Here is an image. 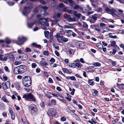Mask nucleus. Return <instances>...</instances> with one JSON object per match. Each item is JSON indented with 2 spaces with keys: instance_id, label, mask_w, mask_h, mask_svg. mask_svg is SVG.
I'll return each mask as SVG.
<instances>
[{
  "instance_id": "7",
  "label": "nucleus",
  "mask_w": 124,
  "mask_h": 124,
  "mask_svg": "<svg viewBox=\"0 0 124 124\" xmlns=\"http://www.w3.org/2000/svg\"><path fill=\"white\" fill-rule=\"evenodd\" d=\"M85 43L83 41H78L76 43V46L78 47L82 48L84 46Z\"/></svg>"
},
{
  "instance_id": "21",
  "label": "nucleus",
  "mask_w": 124,
  "mask_h": 124,
  "mask_svg": "<svg viewBox=\"0 0 124 124\" xmlns=\"http://www.w3.org/2000/svg\"><path fill=\"white\" fill-rule=\"evenodd\" d=\"M96 46L98 48H99L100 49H102V45L101 43H98L97 44Z\"/></svg>"
},
{
  "instance_id": "11",
  "label": "nucleus",
  "mask_w": 124,
  "mask_h": 124,
  "mask_svg": "<svg viewBox=\"0 0 124 124\" xmlns=\"http://www.w3.org/2000/svg\"><path fill=\"white\" fill-rule=\"evenodd\" d=\"M20 39V37H19L18 38V40L16 42V43L18 45H22L23 44V42Z\"/></svg>"
},
{
  "instance_id": "8",
  "label": "nucleus",
  "mask_w": 124,
  "mask_h": 124,
  "mask_svg": "<svg viewBox=\"0 0 124 124\" xmlns=\"http://www.w3.org/2000/svg\"><path fill=\"white\" fill-rule=\"evenodd\" d=\"M43 18H40L39 19V21L38 22V24H41L42 25H45L48 26H49V24L47 22L42 21H41V20L43 19Z\"/></svg>"
},
{
  "instance_id": "24",
  "label": "nucleus",
  "mask_w": 124,
  "mask_h": 124,
  "mask_svg": "<svg viewBox=\"0 0 124 124\" xmlns=\"http://www.w3.org/2000/svg\"><path fill=\"white\" fill-rule=\"evenodd\" d=\"M67 21L69 22H71V21H75V20L72 19L70 16H67Z\"/></svg>"
},
{
  "instance_id": "14",
  "label": "nucleus",
  "mask_w": 124,
  "mask_h": 124,
  "mask_svg": "<svg viewBox=\"0 0 124 124\" xmlns=\"http://www.w3.org/2000/svg\"><path fill=\"white\" fill-rule=\"evenodd\" d=\"M7 55L8 59H9L10 61L13 60L14 56L12 54H7Z\"/></svg>"
},
{
  "instance_id": "16",
  "label": "nucleus",
  "mask_w": 124,
  "mask_h": 124,
  "mask_svg": "<svg viewBox=\"0 0 124 124\" xmlns=\"http://www.w3.org/2000/svg\"><path fill=\"white\" fill-rule=\"evenodd\" d=\"M116 85L118 86V87L120 89H124V84L119 85L117 83Z\"/></svg>"
},
{
  "instance_id": "28",
  "label": "nucleus",
  "mask_w": 124,
  "mask_h": 124,
  "mask_svg": "<svg viewBox=\"0 0 124 124\" xmlns=\"http://www.w3.org/2000/svg\"><path fill=\"white\" fill-rule=\"evenodd\" d=\"M19 37H20V39L21 40H22V41L23 42V43L27 39L26 38L23 37L22 36H20Z\"/></svg>"
},
{
  "instance_id": "27",
  "label": "nucleus",
  "mask_w": 124,
  "mask_h": 124,
  "mask_svg": "<svg viewBox=\"0 0 124 124\" xmlns=\"http://www.w3.org/2000/svg\"><path fill=\"white\" fill-rule=\"evenodd\" d=\"M97 15L96 14H94L92 16V18L95 22L97 19Z\"/></svg>"
},
{
  "instance_id": "49",
  "label": "nucleus",
  "mask_w": 124,
  "mask_h": 124,
  "mask_svg": "<svg viewBox=\"0 0 124 124\" xmlns=\"http://www.w3.org/2000/svg\"><path fill=\"white\" fill-rule=\"evenodd\" d=\"M98 93V91L96 90H95L94 91V92L93 93V95L95 96Z\"/></svg>"
},
{
  "instance_id": "51",
  "label": "nucleus",
  "mask_w": 124,
  "mask_h": 124,
  "mask_svg": "<svg viewBox=\"0 0 124 124\" xmlns=\"http://www.w3.org/2000/svg\"><path fill=\"white\" fill-rule=\"evenodd\" d=\"M48 82L51 83H53V81L52 79L51 78H49L48 80Z\"/></svg>"
},
{
  "instance_id": "43",
  "label": "nucleus",
  "mask_w": 124,
  "mask_h": 124,
  "mask_svg": "<svg viewBox=\"0 0 124 124\" xmlns=\"http://www.w3.org/2000/svg\"><path fill=\"white\" fill-rule=\"evenodd\" d=\"M6 85H7L8 87H9L10 86V82L8 81L6 83Z\"/></svg>"
},
{
  "instance_id": "6",
  "label": "nucleus",
  "mask_w": 124,
  "mask_h": 124,
  "mask_svg": "<svg viewBox=\"0 0 124 124\" xmlns=\"http://www.w3.org/2000/svg\"><path fill=\"white\" fill-rule=\"evenodd\" d=\"M18 67L21 73L25 72L27 70V67L25 65H21Z\"/></svg>"
},
{
  "instance_id": "13",
  "label": "nucleus",
  "mask_w": 124,
  "mask_h": 124,
  "mask_svg": "<svg viewBox=\"0 0 124 124\" xmlns=\"http://www.w3.org/2000/svg\"><path fill=\"white\" fill-rule=\"evenodd\" d=\"M52 24H54L56 26L58 25L59 27H60L62 28L63 27L62 26L59 25V23L58 22L57 20L56 19H55L54 20Z\"/></svg>"
},
{
  "instance_id": "46",
  "label": "nucleus",
  "mask_w": 124,
  "mask_h": 124,
  "mask_svg": "<svg viewBox=\"0 0 124 124\" xmlns=\"http://www.w3.org/2000/svg\"><path fill=\"white\" fill-rule=\"evenodd\" d=\"M44 55L48 56L49 54L48 53L47 51H45L44 52Z\"/></svg>"
},
{
  "instance_id": "54",
  "label": "nucleus",
  "mask_w": 124,
  "mask_h": 124,
  "mask_svg": "<svg viewBox=\"0 0 124 124\" xmlns=\"http://www.w3.org/2000/svg\"><path fill=\"white\" fill-rule=\"evenodd\" d=\"M76 105H77L78 107L79 108V109H82V107L81 105H80L79 104H77Z\"/></svg>"
},
{
  "instance_id": "58",
  "label": "nucleus",
  "mask_w": 124,
  "mask_h": 124,
  "mask_svg": "<svg viewBox=\"0 0 124 124\" xmlns=\"http://www.w3.org/2000/svg\"><path fill=\"white\" fill-rule=\"evenodd\" d=\"M50 61V62H54L55 61V60L54 58H52L51 59Z\"/></svg>"
},
{
  "instance_id": "25",
  "label": "nucleus",
  "mask_w": 124,
  "mask_h": 124,
  "mask_svg": "<svg viewBox=\"0 0 124 124\" xmlns=\"http://www.w3.org/2000/svg\"><path fill=\"white\" fill-rule=\"evenodd\" d=\"M68 66L70 67H71L72 68H74L76 67L75 65V64L74 63H71Z\"/></svg>"
},
{
  "instance_id": "40",
  "label": "nucleus",
  "mask_w": 124,
  "mask_h": 124,
  "mask_svg": "<svg viewBox=\"0 0 124 124\" xmlns=\"http://www.w3.org/2000/svg\"><path fill=\"white\" fill-rule=\"evenodd\" d=\"M63 70L65 73H69L70 72L66 68H63Z\"/></svg>"
},
{
  "instance_id": "39",
  "label": "nucleus",
  "mask_w": 124,
  "mask_h": 124,
  "mask_svg": "<svg viewBox=\"0 0 124 124\" xmlns=\"http://www.w3.org/2000/svg\"><path fill=\"white\" fill-rule=\"evenodd\" d=\"M70 79L71 80L76 81V80L75 77L73 76L70 77Z\"/></svg>"
},
{
  "instance_id": "29",
  "label": "nucleus",
  "mask_w": 124,
  "mask_h": 124,
  "mask_svg": "<svg viewBox=\"0 0 124 124\" xmlns=\"http://www.w3.org/2000/svg\"><path fill=\"white\" fill-rule=\"evenodd\" d=\"M92 80V79H89L88 80V82L89 83H90L89 85H90L93 86L94 84V82L93 81L91 82Z\"/></svg>"
},
{
  "instance_id": "59",
  "label": "nucleus",
  "mask_w": 124,
  "mask_h": 124,
  "mask_svg": "<svg viewBox=\"0 0 124 124\" xmlns=\"http://www.w3.org/2000/svg\"><path fill=\"white\" fill-rule=\"evenodd\" d=\"M60 33H58L56 34L55 36V37L57 38H58L59 37H60Z\"/></svg>"
},
{
  "instance_id": "53",
  "label": "nucleus",
  "mask_w": 124,
  "mask_h": 124,
  "mask_svg": "<svg viewBox=\"0 0 124 124\" xmlns=\"http://www.w3.org/2000/svg\"><path fill=\"white\" fill-rule=\"evenodd\" d=\"M21 63V62H18L17 61H16L15 62V64L16 65H18L20 64Z\"/></svg>"
},
{
  "instance_id": "35",
  "label": "nucleus",
  "mask_w": 124,
  "mask_h": 124,
  "mask_svg": "<svg viewBox=\"0 0 124 124\" xmlns=\"http://www.w3.org/2000/svg\"><path fill=\"white\" fill-rule=\"evenodd\" d=\"M68 2L70 6H72L74 4L73 0H68Z\"/></svg>"
},
{
  "instance_id": "37",
  "label": "nucleus",
  "mask_w": 124,
  "mask_h": 124,
  "mask_svg": "<svg viewBox=\"0 0 124 124\" xmlns=\"http://www.w3.org/2000/svg\"><path fill=\"white\" fill-rule=\"evenodd\" d=\"M25 51L26 52H30L31 51V50L29 47H26L25 48Z\"/></svg>"
},
{
  "instance_id": "63",
  "label": "nucleus",
  "mask_w": 124,
  "mask_h": 124,
  "mask_svg": "<svg viewBox=\"0 0 124 124\" xmlns=\"http://www.w3.org/2000/svg\"><path fill=\"white\" fill-rule=\"evenodd\" d=\"M37 45L36 43H33L31 44V46L35 47H36Z\"/></svg>"
},
{
  "instance_id": "3",
  "label": "nucleus",
  "mask_w": 124,
  "mask_h": 124,
  "mask_svg": "<svg viewBox=\"0 0 124 124\" xmlns=\"http://www.w3.org/2000/svg\"><path fill=\"white\" fill-rule=\"evenodd\" d=\"M23 97L29 101H35V99L33 95L30 93L25 94L23 95Z\"/></svg>"
},
{
  "instance_id": "34",
  "label": "nucleus",
  "mask_w": 124,
  "mask_h": 124,
  "mask_svg": "<svg viewBox=\"0 0 124 124\" xmlns=\"http://www.w3.org/2000/svg\"><path fill=\"white\" fill-rule=\"evenodd\" d=\"M81 65H82L79 63H77L75 64V65L76 67H77L79 68H80L81 67Z\"/></svg>"
},
{
  "instance_id": "5",
  "label": "nucleus",
  "mask_w": 124,
  "mask_h": 124,
  "mask_svg": "<svg viewBox=\"0 0 124 124\" xmlns=\"http://www.w3.org/2000/svg\"><path fill=\"white\" fill-rule=\"evenodd\" d=\"M56 114V111L55 109L52 108L49 110L47 114L49 116H55Z\"/></svg>"
},
{
  "instance_id": "26",
  "label": "nucleus",
  "mask_w": 124,
  "mask_h": 124,
  "mask_svg": "<svg viewBox=\"0 0 124 124\" xmlns=\"http://www.w3.org/2000/svg\"><path fill=\"white\" fill-rule=\"evenodd\" d=\"M92 65L94 66L95 67L100 66H101V64L99 62H97L96 63H93Z\"/></svg>"
},
{
  "instance_id": "52",
  "label": "nucleus",
  "mask_w": 124,
  "mask_h": 124,
  "mask_svg": "<svg viewBox=\"0 0 124 124\" xmlns=\"http://www.w3.org/2000/svg\"><path fill=\"white\" fill-rule=\"evenodd\" d=\"M79 83H76L75 84H74V85L76 87L78 88L79 87Z\"/></svg>"
},
{
  "instance_id": "32",
  "label": "nucleus",
  "mask_w": 124,
  "mask_h": 124,
  "mask_svg": "<svg viewBox=\"0 0 124 124\" xmlns=\"http://www.w3.org/2000/svg\"><path fill=\"white\" fill-rule=\"evenodd\" d=\"M2 99L4 102H9V101L7 100V99L5 97L3 96L2 97Z\"/></svg>"
},
{
  "instance_id": "15",
  "label": "nucleus",
  "mask_w": 124,
  "mask_h": 124,
  "mask_svg": "<svg viewBox=\"0 0 124 124\" xmlns=\"http://www.w3.org/2000/svg\"><path fill=\"white\" fill-rule=\"evenodd\" d=\"M73 27L72 25L71 24H69L68 25H65L64 26V28L65 29L73 28Z\"/></svg>"
},
{
  "instance_id": "2",
  "label": "nucleus",
  "mask_w": 124,
  "mask_h": 124,
  "mask_svg": "<svg viewBox=\"0 0 124 124\" xmlns=\"http://www.w3.org/2000/svg\"><path fill=\"white\" fill-rule=\"evenodd\" d=\"M103 7L105 8V11L107 13H110L112 15H116L115 13L116 11V10L115 9L113 8L110 9L107 5L105 4H103Z\"/></svg>"
},
{
  "instance_id": "61",
  "label": "nucleus",
  "mask_w": 124,
  "mask_h": 124,
  "mask_svg": "<svg viewBox=\"0 0 124 124\" xmlns=\"http://www.w3.org/2000/svg\"><path fill=\"white\" fill-rule=\"evenodd\" d=\"M55 54L57 56H59V53H58V52L56 51V50L55 51Z\"/></svg>"
},
{
  "instance_id": "42",
  "label": "nucleus",
  "mask_w": 124,
  "mask_h": 124,
  "mask_svg": "<svg viewBox=\"0 0 124 124\" xmlns=\"http://www.w3.org/2000/svg\"><path fill=\"white\" fill-rule=\"evenodd\" d=\"M36 66L37 65L35 63H33L31 64V67L32 68H35Z\"/></svg>"
},
{
  "instance_id": "62",
  "label": "nucleus",
  "mask_w": 124,
  "mask_h": 124,
  "mask_svg": "<svg viewBox=\"0 0 124 124\" xmlns=\"http://www.w3.org/2000/svg\"><path fill=\"white\" fill-rule=\"evenodd\" d=\"M4 69L6 71H7L8 70V69L7 66H5L4 67Z\"/></svg>"
},
{
  "instance_id": "64",
  "label": "nucleus",
  "mask_w": 124,
  "mask_h": 124,
  "mask_svg": "<svg viewBox=\"0 0 124 124\" xmlns=\"http://www.w3.org/2000/svg\"><path fill=\"white\" fill-rule=\"evenodd\" d=\"M56 89L59 91H62V89L60 87L58 86L56 88Z\"/></svg>"
},
{
  "instance_id": "10",
  "label": "nucleus",
  "mask_w": 124,
  "mask_h": 124,
  "mask_svg": "<svg viewBox=\"0 0 124 124\" xmlns=\"http://www.w3.org/2000/svg\"><path fill=\"white\" fill-rule=\"evenodd\" d=\"M14 73L16 74H21L18 66L15 68L14 70Z\"/></svg>"
},
{
  "instance_id": "33",
  "label": "nucleus",
  "mask_w": 124,
  "mask_h": 124,
  "mask_svg": "<svg viewBox=\"0 0 124 124\" xmlns=\"http://www.w3.org/2000/svg\"><path fill=\"white\" fill-rule=\"evenodd\" d=\"M95 11L97 12H101L102 11V9L101 8H99L95 10Z\"/></svg>"
},
{
  "instance_id": "22",
  "label": "nucleus",
  "mask_w": 124,
  "mask_h": 124,
  "mask_svg": "<svg viewBox=\"0 0 124 124\" xmlns=\"http://www.w3.org/2000/svg\"><path fill=\"white\" fill-rule=\"evenodd\" d=\"M12 40H11L8 38H7L6 40V42L7 44H9L12 42Z\"/></svg>"
},
{
  "instance_id": "23",
  "label": "nucleus",
  "mask_w": 124,
  "mask_h": 124,
  "mask_svg": "<svg viewBox=\"0 0 124 124\" xmlns=\"http://www.w3.org/2000/svg\"><path fill=\"white\" fill-rule=\"evenodd\" d=\"M49 32L48 31H44V34L45 35L46 37L47 38V39H49L48 37V35L49 34Z\"/></svg>"
},
{
  "instance_id": "45",
  "label": "nucleus",
  "mask_w": 124,
  "mask_h": 124,
  "mask_svg": "<svg viewBox=\"0 0 124 124\" xmlns=\"http://www.w3.org/2000/svg\"><path fill=\"white\" fill-rule=\"evenodd\" d=\"M8 4L9 6H12L14 5V3L11 1H9L8 2Z\"/></svg>"
},
{
  "instance_id": "19",
  "label": "nucleus",
  "mask_w": 124,
  "mask_h": 124,
  "mask_svg": "<svg viewBox=\"0 0 124 124\" xmlns=\"http://www.w3.org/2000/svg\"><path fill=\"white\" fill-rule=\"evenodd\" d=\"M34 23H27L28 27L30 28H31Z\"/></svg>"
},
{
  "instance_id": "60",
  "label": "nucleus",
  "mask_w": 124,
  "mask_h": 124,
  "mask_svg": "<svg viewBox=\"0 0 124 124\" xmlns=\"http://www.w3.org/2000/svg\"><path fill=\"white\" fill-rule=\"evenodd\" d=\"M8 59V57H7V56H5L3 58L4 61H7Z\"/></svg>"
},
{
  "instance_id": "18",
  "label": "nucleus",
  "mask_w": 124,
  "mask_h": 124,
  "mask_svg": "<svg viewBox=\"0 0 124 124\" xmlns=\"http://www.w3.org/2000/svg\"><path fill=\"white\" fill-rule=\"evenodd\" d=\"M82 23L83 27V28H85L86 29H87L88 28V24L85 22H83Z\"/></svg>"
},
{
  "instance_id": "4",
  "label": "nucleus",
  "mask_w": 124,
  "mask_h": 124,
  "mask_svg": "<svg viewBox=\"0 0 124 124\" xmlns=\"http://www.w3.org/2000/svg\"><path fill=\"white\" fill-rule=\"evenodd\" d=\"M29 110L30 113L33 114L36 112L38 110L37 106L34 104L31 105L29 108Z\"/></svg>"
},
{
  "instance_id": "47",
  "label": "nucleus",
  "mask_w": 124,
  "mask_h": 124,
  "mask_svg": "<svg viewBox=\"0 0 124 124\" xmlns=\"http://www.w3.org/2000/svg\"><path fill=\"white\" fill-rule=\"evenodd\" d=\"M79 6L78 5H76L75 6L74 8L73 9H78L79 8Z\"/></svg>"
},
{
  "instance_id": "38",
  "label": "nucleus",
  "mask_w": 124,
  "mask_h": 124,
  "mask_svg": "<svg viewBox=\"0 0 124 124\" xmlns=\"http://www.w3.org/2000/svg\"><path fill=\"white\" fill-rule=\"evenodd\" d=\"M116 52V49H113V52H110V54H115Z\"/></svg>"
},
{
  "instance_id": "31",
  "label": "nucleus",
  "mask_w": 124,
  "mask_h": 124,
  "mask_svg": "<svg viewBox=\"0 0 124 124\" xmlns=\"http://www.w3.org/2000/svg\"><path fill=\"white\" fill-rule=\"evenodd\" d=\"M69 89L70 91H72L70 93L72 95H73L74 93V92L75 90V89L73 88L72 90L70 87L69 88Z\"/></svg>"
},
{
  "instance_id": "41",
  "label": "nucleus",
  "mask_w": 124,
  "mask_h": 124,
  "mask_svg": "<svg viewBox=\"0 0 124 124\" xmlns=\"http://www.w3.org/2000/svg\"><path fill=\"white\" fill-rule=\"evenodd\" d=\"M41 65L45 67L46 66H47L48 65L47 63L46 62H44L43 63H41Z\"/></svg>"
},
{
  "instance_id": "9",
  "label": "nucleus",
  "mask_w": 124,
  "mask_h": 124,
  "mask_svg": "<svg viewBox=\"0 0 124 124\" xmlns=\"http://www.w3.org/2000/svg\"><path fill=\"white\" fill-rule=\"evenodd\" d=\"M30 9L31 8L29 7H25L23 11L22 12L23 15L26 16L28 12H29Z\"/></svg>"
},
{
  "instance_id": "1",
  "label": "nucleus",
  "mask_w": 124,
  "mask_h": 124,
  "mask_svg": "<svg viewBox=\"0 0 124 124\" xmlns=\"http://www.w3.org/2000/svg\"><path fill=\"white\" fill-rule=\"evenodd\" d=\"M23 85L26 87L30 86L31 85V78L29 76L24 77L22 80Z\"/></svg>"
},
{
  "instance_id": "57",
  "label": "nucleus",
  "mask_w": 124,
  "mask_h": 124,
  "mask_svg": "<svg viewBox=\"0 0 124 124\" xmlns=\"http://www.w3.org/2000/svg\"><path fill=\"white\" fill-rule=\"evenodd\" d=\"M120 46L123 48V49L124 50V45L123 44H121L119 45Z\"/></svg>"
},
{
  "instance_id": "50",
  "label": "nucleus",
  "mask_w": 124,
  "mask_h": 124,
  "mask_svg": "<svg viewBox=\"0 0 124 124\" xmlns=\"http://www.w3.org/2000/svg\"><path fill=\"white\" fill-rule=\"evenodd\" d=\"M51 102L52 104L55 105L56 103V101L54 100H51Z\"/></svg>"
},
{
  "instance_id": "20",
  "label": "nucleus",
  "mask_w": 124,
  "mask_h": 124,
  "mask_svg": "<svg viewBox=\"0 0 124 124\" xmlns=\"http://www.w3.org/2000/svg\"><path fill=\"white\" fill-rule=\"evenodd\" d=\"M112 33H109L108 34V35L109 36V37L111 38L116 39L117 38V36L116 35L113 36L111 35Z\"/></svg>"
},
{
  "instance_id": "48",
  "label": "nucleus",
  "mask_w": 124,
  "mask_h": 124,
  "mask_svg": "<svg viewBox=\"0 0 124 124\" xmlns=\"http://www.w3.org/2000/svg\"><path fill=\"white\" fill-rule=\"evenodd\" d=\"M66 118L64 116H63L61 118V119L62 121H64L66 120Z\"/></svg>"
},
{
  "instance_id": "55",
  "label": "nucleus",
  "mask_w": 124,
  "mask_h": 124,
  "mask_svg": "<svg viewBox=\"0 0 124 124\" xmlns=\"http://www.w3.org/2000/svg\"><path fill=\"white\" fill-rule=\"evenodd\" d=\"M68 40V39L67 38H64V39H63H63L62 41L64 42H67Z\"/></svg>"
},
{
  "instance_id": "17",
  "label": "nucleus",
  "mask_w": 124,
  "mask_h": 124,
  "mask_svg": "<svg viewBox=\"0 0 124 124\" xmlns=\"http://www.w3.org/2000/svg\"><path fill=\"white\" fill-rule=\"evenodd\" d=\"M63 37L62 36H60L57 38V40L58 42L60 43H62V42Z\"/></svg>"
},
{
  "instance_id": "12",
  "label": "nucleus",
  "mask_w": 124,
  "mask_h": 124,
  "mask_svg": "<svg viewBox=\"0 0 124 124\" xmlns=\"http://www.w3.org/2000/svg\"><path fill=\"white\" fill-rule=\"evenodd\" d=\"M73 14L76 16L78 18H80L81 16V14L79 13H78L76 11H75L73 12Z\"/></svg>"
},
{
  "instance_id": "44",
  "label": "nucleus",
  "mask_w": 124,
  "mask_h": 124,
  "mask_svg": "<svg viewBox=\"0 0 124 124\" xmlns=\"http://www.w3.org/2000/svg\"><path fill=\"white\" fill-rule=\"evenodd\" d=\"M66 111L68 113H71L72 112V111L68 108L66 109Z\"/></svg>"
},
{
  "instance_id": "30",
  "label": "nucleus",
  "mask_w": 124,
  "mask_h": 124,
  "mask_svg": "<svg viewBox=\"0 0 124 124\" xmlns=\"http://www.w3.org/2000/svg\"><path fill=\"white\" fill-rule=\"evenodd\" d=\"M3 88L4 90H6L8 88V87L5 83H2Z\"/></svg>"
},
{
  "instance_id": "56",
  "label": "nucleus",
  "mask_w": 124,
  "mask_h": 124,
  "mask_svg": "<svg viewBox=\"0 0 124 124\" xmlns=\"http://www.w3.org/2000/svg\"><path fill=\"white\" fill-rule=\"evenodd\" d=\"M11 117L12 119H14L15 116L14 114L13 113L11 114Z\"/></svg>"
},
{
  "instance_id": "36",
  "label": "nucleus",
  "mask_w": 124,
  "mask_h": 124,
  "mask_svg": "<svg viewBox=\"0 0 124 124\" xmlns=\"http://www.w3.org/2000/svg\"><path fill=\"white\" fill-rule=\"evenodd\" d=\"M116 42L115 41H112L111 42V46L112 47H114L116 44Z\"/></svg>"
}]
</instances>
